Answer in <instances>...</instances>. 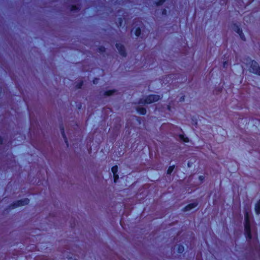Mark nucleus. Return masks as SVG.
Segmentation results:
<instances>
[{
    "instance_id": "39448f33",
    "label": "nucleus",
    "mask_w": 260,
    "mask_h": 260,
    "mask_svg": "<svg viewBox=\"0 0 260 260\" xmlns=\"http://www.w3.org/2000/svg\"><path fill=\"white\" fill-rule=\"evenodd\" d=\"M232 28L235 31H236L239 35V36L240 37L241 39L242 40H243V41L246 40L245 36H244L243 33L242 32V29L240 28V27L238 25H237L236 24H234L232 26Z\"/></svg>"
},
{
    "instance_id": "c85d7f7f",
    "label": "nucleus",
    "mask_w": 260,
    "mask_h": 260,
    "mask_svg": "<svg viewBox=\"0 0 260 260\" xmlns=\"http://www.w3.org/2000/svg\"><path fill=\"white\" fill-rule=\"evenodd\" d=\"M71 258V257L69 258H68V260H70V259Z\"/></svg>"
},
{
    "instance_id": "9d476101",
    "label": "nucleus",
    "mask_w": 260,
    "mask_h": 260,
    "mask_svg": "<svg viewBox=\"0 0 260 260\" xmlns=\"http://www.w3.org/2000/svg\"><path fill=\"white\" fill-rule=\"evenodd\" d=\"M60 129H61V135L64 140V141L67 144V145L68 146V140H67V138L66 137V136H65V134H64V129H63V127H60Z\"/></svg>"
},
{
    "instance_id": "b1692460",
    "label": "nucleus",
    "mask_w": 260,
    "mask_h": 260,
    "mask_svg": "<svg viewBox=\"0 0 260 260\" xmlns=\"http://www.w3.org/2000/svg\"><path fill=\"white\" fill-rule=\"evenodd\" d=\"M199 179L201 180V181H202L203 179H204V177L203 176H199Z\"/></svg>"
},
{
    "instance_id": "a211bd4d",
    "label": "nucleus",
    "mask_w": 260,
    "mask_h": 260,
    "mask_svg": "<svg viewBox=\"0 0 260 260\" xmlns=\"http://www.w3.org/2000/svg\"><path fill=\"white\" fill-rule=\"evenodd\" d=\"M113 176H114V182H116L117 180L119 178V176H118V175L117 174H113Z\"/></svg>"
},
{
    "instance_id": "7ed1b4c3",
    "label": "nucleus",
    "mask_w": 260,
    "mask_h": 260,
    "mask_svg": "<svg viewBox=\"0 0 260 260\" xmlns=\"http://www.w3.org/2000/svg\"><path fill=\"white\" fill-rule=\"evenodd\" d=\"M250 71L254 74L260 75V67L257 62L254 60L251 61Z\"/></svg>"
},
{
    "instance_id": "cd10ccee",
    "label": "nucleus",
    "mask_w": 260,
    "mask_h": 260,
    "mask_svg": "<svg viewBox=\"0 0 260 260\" xmlns=\"http://www.w3.org/2000/svg\"><path fill=\"white\" fill-rule=\"evenodd\" d=\"M3 142L0 139V144H2Z\"/></svg>"
},
{
    "instance_id": "dca6fc26",
    "label": "nucleus",
    "mask_w": 260,
    "mask_h": 260,
    "mask_svg": "<svg viewBox=\"0 0 260 260\" xmlns=\"http://www.w3.org/2000/svg\"><path fill=\"white\" fill-rule=\"evenodd\" d=\"M180 138L185 142H188L189 141L188 138H184L183 135H180Z\"/></svg>"
},
{
    "instance_id": "412c9836",
    "label": "nucleus",
    "mask_w": 260,
    "mask_h": 260,
    "mask_svg": "<svg viewBox=\"0 0 260 260\" xmlns=\"http://www.w3.org/2000/svg\"><path fill=\"white\" fill-rule=\"evenodd\" d=\"M82 85H83V83H82V82L80 83L79 84H78L77 85V88H81V87H82Z\"/></svg>"
},
{
    "instance_id": "f8f14e48",
    "label": "nucleus",
    "mask_w": 260,
    "mask_h": 260,
    "mask_svg": "<svg viewBox=\"0 0 260 260\" xmlns=\"http://www.w3.org/2000/svg\"><path fill=\"white\" fill-rule=\"evenodd\" d=\"M184 251V247L182 245H178L177 252L179 253H181Z\"/></svg>"
},
{
    "instance_id": "4468645a",
    "label": "nucleus",
    "mask_w": 260,
    "mask_h": 260,
    "mask_svg": "<svg viewBox=\"0 0 260 260\" xmlns=\"http://www.w3.org/2000/svg\"><path fill=\"white\" fill-rule=\"evenodd\" d=\"M115 91L114 90H108L105 92V94L106 95L110 96Z\"/></svg>"
},
{
    "instance_id": "1a4fd4ad",
    "label": "nucleus",
    "mask_w": 260,
    "mask_h": 260,
    "mask_svg": "<svg viewBox=\"0 0 260 260\" xmlns=\"http://www.w3.org/2000/svg\"><path fill=\"white\" fill-rule=\"evenodd\" d=\"M137 111L138 113L142 115L145 114L146 113V109L143 107H138L137 108Z\"/></svg>"
},
{
    "instance_id": "4be33fe9",
    "label": "nucleus",
    "mask_w": 260,
    "mask_h": 260,
    "mask_svg": "<svg viewBox=\"0 0 260 260\" xmlns=\"http://www.w3.org/2000/svg\"><path fill=\"white\" fill-rule=\"evenodd\" d=\"M118 21H119V24L121 26V24H122V19L121 18H119L118 19Z\"/></svg>"
},
{
    "instance_id": "a878e982",
    "label": "nucleus",
    "mask_w": 260,
    "mask_h": 260,
    "mask_svg": "<svg viewBox=\"0 0 260 260\" xmlns=\"http://www.w3.org/2000/svg\"><path fill=\"white\" fill-rule=\"evenodd\" d=\"M226 64H227V63H226V61L224 62V63H223V67H224V68H225V66L226 65Z\"/></svg>"
},
{
    "instance_id": "2eb2a0df",
    "label": "nucleus",
    "mask_w": 260,
    "mask_h": 260,
    "mask_svg": "<svg viewBox=\"0 0 260 260\" xmlns=\"http://www.w3.org/2000/svg\"><path fill=\"white\" fill-rule=\"evenodd\" d=\"M141 34V29L139 27H138L135 31V35L137 37H139Z\"/></svg>"
},
{
    "instance_id": "423d86ee",
    "label": "nucleus",
    "mask_w": 260,
    "mask_h": 260,
    "mask_svg": "<svg viewBox=\"0 0 260 260\" xmlns=\"http://www.w3.org/2000/svg\"><path fill=\"white\" fill-rule=\"evenodd\" d=\"M116 48L117 49V50H118L119 53H120V54L121 56H126V53L124 47L122 44H121L120 43H117L116 44Z\"/></svg>"
},
{
    "instance_id": "393cba45",
    "label": "nucleus",
    "mask_w": 260,
    "mask_h": 260,
    "mask_svg": "<svg viewBox=\"0 0 260 260\" xmlns=\"http://www.w3.org/2000/svg\"><path fill=\"white\" fill-rule=\"evenodd\" d=\"M184 100V97H182L180 98V101L181 102V101H183Z\"/></svg>"
},
{
    "instance_id": "0eeeda50",
    "label": "nucleus",
    "mask_w": 260,
    "mask_h": 260,
    "mask_svg": "<svg viewBox=\"0 0 260 260\" xmlns=\"http://www.w3.org/2000/svg\"><path fill=\"white\" fill-rule=\"evenodd\" d=\"M198 205V203H193L187 205L184 209V211H189L194 208L196 207Z\"/></svg>"
},
{
    "instance_id": "ddd939ff",
    "label": "nucleus",
    "mask_w": 260,
    "mask_h": 260,
    "mask_svg": "<svg viewBox=\"0 0 260 260\" xmlns=\"http://www.w3.org/2000/svg\"><path fill=\"white\" fill-rule=\"evenodd\" d=\"M174 166H172L169 167L168 170H167V174H171L172 172L173 171L174 169Z\"/></svg>"
},
{
    "instance_id": "9b49d317",
    "label": "nucleus",
    "mask_w": 260,
    "mask_h": 260,
    "mask_svg": "<svg viewBox=\"0 0 260 260\" xmlns=\"http://www.w3.org/2000/svg\"><path fill=\"white\" fill-rule=\"evenodd\" d=\"M111 171L113 174H117V172H118L117 166H115L113 167L111 169Z\"/></svg>"
},
{
    "instance_id": "5701e85b",
    "label": "nucleus",
    "mask_w": 260,
    "mask_h": 260,
    "mask_svg": "<svg viewBox=\"0 0 260 260\" xmlns=\"http://www.w3.org/2000/svg\"><path fill=\"white\" fill-rule=\"evenodd\" d=\"M98 79H96V78L94 79L93 81V84H96L98 83Z\"/></svg>"
},
{
    "instance_id": "aec40b11",
    "label": "nucleus",
    "mask_w": 260,
    "mask_h": 260,
    "mask_svg": "<svg viewBox=\"0 0 260 260\" xmlns=\"http://www.w3.org/2000/svg\"><path fill=\"white\" fill-rule=\"evenodd\" d=\"M78 9V8L76 6H72L71 9L72 11H75Z\"/></svg>"
},
{
    "instance_id": "20e7f679",
    "label": "nucleus",
    "mask_w": 260,
    "mask_h": 260,
    "mask_svg": "<svg viewBox=\"0 0 260 260\" xmlns=\"http://www.w3.org/2000/svg\"><path fill=\"white\" fill-rule=\"evenodd\" d=\"M29 202V200L28 199H23L20 200L18 201L16 203H14L13 205H11V207L12 209H14L16 207L24 206L25 205H27Z\"/></svg>"
},
{
    "instance_id": "f3484780",
    "label": "nucleus",
    "mask_w": 260,
    "mask_h": 260,
    "mask_svg": "<svg viewBox=\"0 0 260 260\" xmlns=\"http://www.w3.org/2000/svg\"><path fill=\"white\" fill-rule=\"evenodd\" d=\"M165 2V0H159L156 3L157 6H160L164 4Z\"/></svg>"
},
{
    "instance_id": "6e6552de",
    "label": "nucleus",
    "mask_w": 260,
    "mask_h": 260,
    "mask_svg": "<svg viewBox=\"0 0 260 260\" xmlns=\"http://www.w3.org/2000/svg\"><path fill=\"white\" fill-rule=\"evenodd\" d=\"M255 211L257 214H260V200L255 204Z\"/></svg>"
},
{
    "instance_id": "f03ea898",
    "label": "nucleus",
    "mask_w": 260,
    "mask_h": 260,
    "mask_svg": "<svg viewBox=\"0 0 260 260\" xmlns=\"http://www.w3.org/2000/svg\"><path fill=\"white\" fill-rule=\"evenodd\" d=\"M160 99V96L158 95H149L148 96L144 101L141 100L140 103L142 104H151L153 102H156Z\"/></svg>"
},
{
    "instance_id": "bb28decb",
    "label": "nucleus",
    "mask_w": 260,
    "mask_h": 260,
    "mask_svg": "<svg viewBox=\"0 0 260 260\" xmlns=\"http://www.w3.org/2000/svg\"><path fill=\"white\" fill-rule=\"evenodd\" d=\"M166 10L164 9L163 10L162 14H165V13H166Z\"/></svg>"
},
{
    "instance_id": "f257e3e1",
    "label": "nucleus",
    "mask_w": 260,
    "mask_h": 260,
    "mask_svg": "<svg viewBox=\"0 0 260 260\" xmlns=\"http://www.w3.org/2000/svg\"><path fill=\"white\" fill-rule=\"evenodd\" d=\"M245 235L247 240L249 241L252 240V244L255 249L259 252L260 246L258 242L257 235H255L252 237L250 228V216L248 212L245 213Z\"/></svg>"
},
{
    "instance_id": "6ab92c4d",
    "label": "nucleus",
    "mask_w": 260,
    "mask_h": 260,
    "mask_svg": "<svg viewBox=\"0 0 260 260\" xmlns=\"http://www.w3.org/2000/svg\"><path fill=\"white\" fill-rule=\"evenodd\" d=\"M100 52H103L105 51V48L104 47H101L99 48Z\"/></svg>"
}]
</instances>
